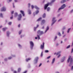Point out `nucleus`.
Instances as JSON below:
<instances>
[{
    "label": "nucleus",
    "instance_id": "f257e3e1",
    "mask_svg": "<svg viewBox=\"0 0 73 73\" xmlns=\"http://www.w3.org/2000/svg\"><path fill=\"white\" fill-rule=\"evenodd\" d=\"M71 56H69L67 60V62L68 63H69V61H70V63L69 65V66H71L72 64H73V58H71Z\"/></svg>",
    "mask_w": 73,
    "mask_h": 73
},
{
    "label": "nucleus",
    "instance_id": "f03ea898",
    "mask_svg": "<svg viewBox=\"0 0 73 73\" xmlns=\"http://www.w3.org/2000/svg\"><path fill=\"white\" fill-rule=\"evenodd\" d=\"M37 36L38 38V40H39L40 38V36H39L43 35V34H44V32H43V31H40V30H38L37 31Z\"/></svg>",
    "mask_w": 73,
    "mask_h": 73
},
{
    "label": "nucleus",
    "instance_id": "7ed1b4c3",
    "mask_svg": "<svg viewBox=\"0 0 73 73\" xmlns=\"http://www.w3.org/2000/svg\"><path fill=\"white\" fill-rule=\"evenodd\" d=\"M30 48L31 49H33V46H34V43H33V42L32 41H30Z\"/></svg>",
    "mask_w": 73,
    "mask_h": 73
},
{
    "label": "nucleus",
    "instance_id": "20e7f679",
    "mask_svg": "<svg viewBox=\"0 0 73 73\" xmlns=\"http://www.w3.org/2000/svg\"><path fill=\"white\" fill-rule=\"evenodd\" d=\"M66 7V5H65V4H63L62 6H61L60 8L59 9H58V11H60L61 10V9H63L65 7Z\"/></svg>",
    "mask_w": 73,
    "mask_h": 73
},
{
    "label": "nucleus",
    "instance_id": "39448f33",
    "mask_svg": "<svg viewBox=\"0 0 73 73\" xmlns=\"http://www.w3.org/2000/svg\"><path fill=\"white\" fill-rule=\"evenodd\" d=\"M56 19V18H53L52 19V21H53V22L52 23V24H51V25L52 26L53 24H54V23L56 21V20H54Z\"/></svg>",
    "mask_w": 73,
    "mask_h": 73
},
{
    "label": "nucleus",
    "instance_id": "423d86ee",
    "mask_svg": "<svg viewBox=\"0 0 73 73\" xmlns=\"http://www.w3.org/2000/svg\"><path fill=\"white\" fill-rule=\"evenodd\" d=\"M44 42H43V44H41L40 46V48L42 49H44Z\"/></svg>",
    "mask_w": 73,
    "mask_h": 73
},
{
    "label": "nucleus",
    "instance_id": "0eeeda50",
    "mask_svg": "<svg viewBox=\"0 0 73 73\" xmlns=\"http://www.w3.org/2000/svg\"><path fill=\"white\" fill-rule=\"evenodd\" d=\"M22 17V16L21 15V14H20L18 16V20H20L21 19Z\"/></svg>",
    "mask_w": 73,
    "mask_h": 73
},
{
    "label": "nucleus",
    "instance_id": "6e6552de",
    "mask_svg": "<svg viewBox=\"0 0 73 73\" xmlns=\"http://www.w3.org/2000/svg\"><path fill=\"white\" fill-rule=\"evenodd\" d=\"M1 11L2 12H3V11H6V8L5 7H3L2 8Z\"/></svg>",
    "mask_w": 73,
    "mask_h": 73
},
{
    "label": "nucleus",
    "instance_id": "1a4fd4ad",
    "mask_svg": "<svg viewBox=\"0 0 73 73\" xmlns=\"http://www.w3.org/2000/svg\"><path fill=\"white\" fill-rule=\"evenodd\" d=\"M48 6H49V3L46 4L44 6V9L45 10L47 8V7H48Z\"/></svg>",
    "mask_w": 73,
    "mask_h": 73
},
{
    "label": "nucleus",
    "instance_id": "9d476101",
    "mask_svg": "<svg viewBox=\"0 0 73 73\" xmlns=\"http://www.w3.org/2000/svg\"><path fill=\"white\" fill-rule=\"evenodd\" d=\"M20 12L23 15V16H25V14H24V12L22 10H21L20 11Z\"/></svg>",
    "mask_w": 73,
    "mask_h": 73
},
{
    "label": "nucleus",
    "instance_id": "9b49d317",
    "mask_svg": "<svg viewBox=\"0 0 73 73\" xmlns=\"http://www.w3.org/2000/svg\"><path fill=\"white\" fill-rule=\"evenodd\" d=\"M38 57H36V58H35V63H37V61H38Z\"/></svg>",
    "mask_w": 73,
    "mask_h": 73
},
{
    "label": "nucleus",
    "instance_id": "f8f14e48",
    "mask_svg": "<svg viewBox=\"0 0 73 73\" xmlns=\"http://www.w3.org/2000/svg\"><path fill=\"white\" fill-rule=\"evenodd\" d=\"M49 27L48 26H47V28L44 32V33H46L47 32V31H48L49 30Z\"/></svg>",
    "mask_w": 73,
    "mask_h": 73
},
{
    "label": "nucleus",
    "instance_id": "ddd939ff",
    "mask_svg": "<svg viewBox=\"0 0 73 73\" xmlns=\"http://www.w3.org/2000/svg\"><path fill=\"white\" fill-rule=\"evenodd\" d=\"M45 23V21L44 20H42V21L41 24L42 25L43 24H44Z\"/></svg>",
    "mask_w": 73,
    "mask_h": 73
},
{
    "label": "nucleus",
    "instance_id": "4468645a",
    "mask_svg": "<svg viewBox=\"0 0 73 73\" xmlns=\"http://www.w3.org/2000/svg\"><path fill=\"white\" fill-rule=\"evenodd\" d=\"M66 1L65 0H63L61 2V3H65Z\"/></svg>",
    "mask_w": 73,
    "mask_h": 73
},
{
    "label": "nucleus",
    "instance_id": "2eb2a0df",
    "mask_svg": "<svg viewBox=\"0 0 73 73\" xmlns=\"http://www.w3.org/2000/svg\"><path fill=\"white\" fill-rule=\"evenodd\" d=\"M62 60V62H64V61L65 60V56H64Z\"/></svg>",
    "mask_w": 73,
    "mask_h": 73
},
{
    "label": "nucleus",
    "instance_id": "dca6fc26",
    "mask_svg": "<svg viewBox=\"0 0 73 73\" xmlns=\"http://www.w3.org/2000/svg\"><path fill=\"white\" fill-rule=\"evenodd\" d=\"M18 15V14H17V13H15V17H17V15Z\"/></svg>",
    "mask_w": 73,
    "mask_h": 73
},
{
    "label": "nucleus",
    "instance_id": "f3484780",
    "mask_svg": "<svg viewBox=\"0 0 73 73\" xmlns=\"http://www.w3.org/2000/svg\"><path fill=\"white\" fill-rule=\"evenodd\" d=\"M55 61V58H54L52 60V64L54 63Z\"/></svg>",
    "mask_w": 73,
    "mask_h": 73
},
{
    "label": "nucleus",
    "instance_id": "a211bd4d",
    "mask_svg": "<svg viewBox=\"0 0 73 73\" xmlns=\"http://www.w3.org/2000/svg\"><path fill=\"white\" fill-rule=\"evenodd\" d=\"M41 19H42V18H41V17H40V18H39L38 20H37V21H40V20H41Z\"/></svg>",
    "mask_w": 73,
    "mask_h": 73
},
{
    "label": "nucleus",
    "instance_id": "6ab92c4d",
    "mask_svg": "<svg viewBox=\"0 0 73 73\" xmlns=\"http://www.w3.org/2000/svg\"><path fill=\"white\" fill-rule=\"evenodd\" d=\"M7 28L6 27L5 28H3V31H5L6 30H7Z\"/></svg>",
    "mask_w": 73,
    "mask_h": 73
},
{
    "label": "nucleus",
    "instance_id": "aec40b11",
    "mask_svg": "<svg viewBox=\"0 0 73 73\" xmlns=\"http://www.w3.org/2000/svg\"><path fill=\"white\" fill-rule=\"evenodd\" d=\"M7 36H9V34H10V33H9V31H7Z\"/></svg>",
    "mask_w": 73,
    "mask_h": 73
},
{
    "label": "nucleus",
    "instance_id": "412c9836",
    "mask_svg": "<svg viewBox=\"0 0 73 73\" xmlns=\"http://www.w3.org/2000/svg\"><path fill=\"white\" fill-rule=\"evenodd\" d=\"M60 53H61V52L59 51L58 52H57L56 54V55L57 56L59 54H60Z\"/></svg>",
    "mask_w": 73,
    "mask_h": 73
},
{
    "label": "nucleus",
    "instance_id": "4be33fe9",
    "mask_svg": "<svg viewBox=\"0 0 73 73\" xmlns=\"http://www.w3.org/2000/svg\"><path fill=\"white\" fill-rule=\"evenodd\" d=\"M21 71V68H19L18 70V72H20Z\"/></svg>",
    "mask_w": 73,
    "mask_h": 73
},
{
    "label": "nucleus",
    "instance_id": "5701e85b",
    "mask_svg": "<svg viewBox=\"0 0 73 73\" xmlns=\"http://www.w3.org/2000/svg\"><path fill=\"white\" fill-rule=\"evenodd\" d=\"M46 16V15H45V14L44 13L42 17H43V18H45V17Z\"/></svg>",
    "mask_w": 73,
    "mask_h": 73
},
{
    "label": "nucleus",
    "instance_id": "b1692460",
    "mask_svg": "<svg viewBox=\"0 0 73 73\" xmlns=\"http://www.w3.org/2000/svg\"><path fill=\"white\" fill-rule=\"evenodd\" d=\"M31 58H29L28 59H26V61H27V62H28L29 60H31Z\"/></svg>",
    "mask_w": 73,
    "mask_h": 73
},
{
    "label": "nucleus",
    "instance_id": "393cba45",
    "mask_svg": "<svg viewBox=\"0 0 73 73\" xmlns=\"http://www.w3.org/2000/svg\"><path fill=\"white\" fill-rule=\"evenodd\" d=\"M35 8L36 9H39V8L38 7H37L36 6L35 7Z\"/></svg>",
    "mask_w": 73,
    "mask_h": 73
},
{
    "label": "nucleus",
    "instance_id": "a878e982",
    "mask_svg": "<svg viewBox=\"0 0 73 73\" xmlns=\"http://www.w3.org/2000/svg\"><path fill=\"white\" fill-rule=\"evenodd\" d=\"M49 10H50V8L49 7H48L47 8V11H49Z\"/></svg>",
    "mask_w": 73,
    "mask_h": 73
},
{
    "label": "nucleus",
    "instance_id": "bb28decb",
    "mask_svg": "<svg viewBox=\"0 0 73 73\" xmlns=\"http://www.w3.org/2000/svg\"><path fill=\"white\" fill-rule=\"evenodd\" d=\"M71 29V28H69L68 29L67 31V33H69V31H70V30Z\"/></svg>",
    "mask_w": 73,
    "mask_h": 73
},
{
    "label": "nucleus",
    "instance_id": "cd10ccee",
    "mask_svg": "<svg viewBox=\"0 0 73 73\" xmlns=\"http://www.w3.org/2000/svg\"><path fill=\"white\" fill-rule=\"evenodd\" d=\"M22 32V30H21V31H19V34L20 35L21 33V32Z\"/></svg>",
    "mask_w": 73,
    "mask_h": 73
},
{
    "label": "nucleus",
    "instance_id": "c85d7f7f",
    "mask_svg": "<svg viewBox=\"0 0 73 73\" xmlns=\"http://www.w3.org/2000/svg\"><path fill=\"white\" fill-rule=\"evenodd\" d=\"M70 47V45H69L67 47H66V49H68V48H69Z\"/></svg>",
    "mask_w": 73,
    "mask_h": 73
},
{
    "label": "nucleus",
    "instance_id": "c756f323",
    "mask_svg": "<svg viewBox=\"0 0 73 73\" xmlns=\"http://www.w3.org/2000/svg\"><path fill=\"white\" fill-rule=\"evenodd\" d=\"M45 53H48V52H49V50H45Z\"/></svg>",
    "mask_w": 73,
    "mask_h": 73
},
{
    "label": "nucleus",
    "instance_id": "7c9ffc66",
    "mask_svg": "<svg viewBox=\"0 0 73 73\" xmlns=\"http://www.w3.org/2000/svg\"><path fill=\"white\" fill-rule=\"evenodd\" d=\"M29 15L31 14V11L30 10L29 11Z\"/></svg>",
    "mask_w": 73,
    "mask_h": 73
},
{
    "label": "nucleus",
    "instance_id": "2f4dec72",
    "mask_svg": "<svg viewBox=\"0 0 73 73\" xmlns=\"http://www.w3.org/2000/svg\"><path fill=\"white\" fill-rule=\"evenodd\" d=\"M30 6H31V4H30V3H28V7L29 8L30 7Z\"/></svg>",
    "mask_w": 73,
    "mask_h": 73
},
{
    "label": "nucleus",
    "instance_id": "473e14b6",
    "mask_svg": "<svg viewBox=\"0 0 73 73\" xmlns=\"http://www.w3.org/2000/svg\"><path fill=\"white\" fill-rule=\"evenodd\" d=\"M0 17H3V14H2V13H1L0 14Z\"/></svg>",
    "mask_w": 73,
    "mask_h": 73
},
{
    "label": "nucleus",
    "instance_id": "72a5a7b5",
    "mask_svg": "<svg viewBox=\"0 0 73 73\" xmlns=\"http://www.w3.org/2000/svg\"><path fill=\"white\" fill-rule=\"evenodd\" d=\"M58 35H59V36H61V35L60 33H58Z\"/></svg>",
    "mask_w": 73,
    "mask_h": 73
},
{
    "label": "nucleus",
    "instance_id": "f704fd0d",
    "mask_svg": "<svg viewBox=\"0 0 73 73\" xmlns=\"http://www.w3.org/2000/svg\"><path fill=\"white\" fill-rule=\"evenodd\" d=\"M36 28H37L36 27H34V31H36Z\"/></svg>",
    "mask_w": 73,
    "mask_h": 73
},
{
    "label": "nucleus",
    "instance_id": "c9c22d12",
    "mask_svg": "<svg viewBox=\"0 0 73 73\" xmlns=\"http://www.w3.org/2000/svg\"><path fill=\"white\" fill-rule=\"evenodd\" d=\"M43 55L42 54V52L40 55L41 57H42Z\"/></svg>",
    "mask_w": 73,
    "mask_h": 73
},
{
    "label": "nucleus",
    "instance_id": "e433bc0d",
    "mask_svg": "<svg viewBox=\"0 0 73 73\" xmlns=\"http://www.w3.org/2000/svg\"><path fill=\"white\" fill-rule=\"evenodd\" d=\"M11 24H12V22H10L9 23V25H11Z\"/></svg>",
    "mask_w": 73,
    "mask_h": 73
},
{
    "label": "nucleus",
    "instance_id": "4c0bfd02",
    "mask_svg": "<svg viewBox=\"0 0 73 73\" xmlns=\"http://www.w3.org/2000/svg\"><path fill=\"white\" fill-rule=\"evenodd\" d=\"M39 12V11H36V14H37V13H38Z\"/></svg>",
    "mask_w": 73,
    "mask_h": 73
},
{
    "label": "nucleus",
    "instance_id": "58836bf2",
    "mask_svg": "<svg viewBox=\"0 0 73 73\" xmlns=\"http://www.w3.org/2000/svg\"><path fill=\"white\" fill-rule=\"evenodd\" d=\"M12 58V57H9L8 58V59H9V60H10V59H11Z\"/></svg>",
    "mask_w": 73,
    "mask_h": 73
},
{
    "label": "nucleus",
    "instance_id": "ea45409f",
    "mask_svg": "<svg viewBox=\"0 0 73 73\" xmlns=\"http://www.w3.org/2000/svg\"><path fill=\"white\" fill-rule=\"evenodd\" d=\"M31 8H32V9H33V8H34V6L33 5H32Z\"/></svg>",
    "mask_w": 73,
    "mask_h": 73
},
{
    "label": "nucleus",
    "instance_id": "a19ab883",
    "mask_svg": "<svg viewBox=\"0 0 73 73\" xmlns=\"http://www.w3.org/2000/svg\"><path fill=\"white\" fill-rule=\"evenodd\" d=\"M60 56H61V55L60 54L59 55H58V56L57 58H59V57Z\"/></svg>",
    "mask_w": 73,
    "mask_h": 73
},
{
    "label": "nucleus",
    "instance_id": "79ce46f5",
    "mask_svg": "<svg viewBox=\"0 0 73 73\" xmlns=\"http://www.w3.org/2000/svg\"><path fill=\"white\" fill-rule=\"evenodd\" d=\"M71 70H72L73 69V66H72L71 69Z\"/></svg>",
    "mask_w": 73,
    "mask_h": 73
},
{
    "label": "nucleus",
    "instance_id": "37998d69",
    "mask_svg": "<svg viewBox=\"0 0 73 73\" xmlns=\"http://www.w3.org/2000/svg\"><path fill=\"white\" fill-rule=\"evenodd\" d=\"M50 58V56H49L48 57H47V59H49V58Z\"/></svg>",
    "mask_w": 73,
    "mask_h": 73
},
{
    "label": "nucleus",
    "instance_id": "c03bdc74",
    "mask_svg": "<svg viewBox=\"0 0 73 73\" xmlns=\"http://www.w3.org/2000/svg\"><path fill=\"white\" fill-rule=\"evenodd\" d=\"M41 65H42V64H41V63L40 64L39 66V67L41 66Z\"/></svg>",
    "mask_w": 73,
    "mask_h": 73
},
{
    "label": "nucleus",
    "instance_id": "a18cd8bd",
    "mask_svg": "<svg viewBox=\"0 0 73 73\" xmlns=\"http://www.w3.org/2000/svg\"><path fill=\"white\" fill-rule=\"evenodd\" d=\"M73 48H72V50H71V53H73Z\"/></svg>",
    "mask_w": 73,
    "mask_h": 73
},
{
    "label": "nucleus",
    "instance_id": "49530a36",
    "mask_svg": "<svg viewBox=\"0 0 73 73\" xmlns=\"http://www.w3.org/2000/svg\"><path fill=\"white\" fill-rule=\"evenodd\" d=\"M13 8H15V5H14V3H13Z\"/></svg>",
    "mask_w": 73,
    "mask_h": 73
},
{
    "label": "nucleus",
    "instance_id": "de8ad7c7",
    "mask_svg": "<svg viewBox=\"0 0 73 73\" xmlns=\"http://www.w3.org/2000/svg\"><path fill=\"white\" fill-rule=\"evenodd\" d=\"M11 13L12 14H13V13H14V11H11Z\"/></svg>",
    "mask_w": 73,
    "mask_h": 73
},
{
    "label": "nucleus",
    "instance_id": "09e8293b",
    "mask_svg": "<svg viewBox=\"0 0 73 73\" xmlns=\"http://www.w3.org/2000/svg\"><path fill=\"white\" fill-rule=\"evenodd\" d=\"M38 27H39V25H37L36 26V28H38Z\"/></svg>",
    "mask_w": 73,
    "mask_h": 73
},
{
    "label": "nucleus",
    "instance_id": "8fccbe9b",
    "mask_svg": "<svg viewBox=\"0 0 73 73\" xmlns=\"http://www.w3.org/2000/svg\"><path fill=\"white\" fill-rule=\"evenodd\" d=\"M14 73H17V71H14Z\"/></svg>",
    "mask_w": 73,
    "mask_h": 73
},
{
    "label": "nucleus",
    "instance_id": "3c124183",
    "mask_svg": "<svg viewBox=\"0 0 73 73\" xmlns=\"http://www.w3.org/2000/svg\"><path fill=\"white\" fill-rule=\"evenodd\" d=\"M13 19V16H12V17H10V19Z\"/></svg>",
    "mask_w": 73,
    "mask_h": 73
},
{
    "label": "nucleus",
    "instance_id": "603ef678",
    "mask_svg": "<svg viewBox=\"0 0 73 73\" xmlns=\"http://www.w3.org/2000/svg\"><path fill=\"white\" fill-rule=\"evenodd\" d=\"M57 38V37L56 36H55V37L54 38L55 40H56V38Z\"/></svg>",
    "mask_w": 73,
    "mask_h": 73
},
{
    "label": "nucleus",
    "instance_id": "864d4df0",
    "mask_svg": "<svg viewBox=\"0 0 73 73\" xmlns=\"http://www.w3.org/2000/svg\"><path fill=\"white\" fill-rule=\"evenodd\" d=\"M62 20V19H59V20L58 21V22L60 21H61V20Z\"/></svg>",
    "mask_w": 73,
    "mask_h": 73
},
{
    "label": "nucleus",
    "instance_id": "5fc2aeb1",
    "mask_svg": "<svg viewBox=\"0 0 73 73\" xmlns=\"http://www.w3.org/2000/svg\"><path fill=\"white\" fill-rule=\"evenodd\" d=\"M18 46L19 47H21V45H20V44H18Z\"/></svg>",
    "mask_w": 73,
    "mask_h": 73
},
{
    "label": "nucleus",
    "instance_id": "6e6d98bb",
    "mask_svg": "<svg viewBox=\"0 0 73 73\" xmlns=\"http://www.w3.org/2000/svg\"><path fill=\"white\" fill-rule=\"evenodd\" d=\"M73 12V10H72L70 12H71V13H72V12Z\"/></svg>",
    "mask_w": 73,
    "mask_h": 73
},
{
    "label": "nucleus",
    "instance_id": "4d7b16f0",
    "mask_svg": "<svg viewBox=\"0 0 73 73\" xmlns=\"http://www.w3.org/2000/svg\"><path fill=\"white\" fill-rule=\"evenodd\" d=\"M18 27H20V24H19L18 26Z\"/></svg>",
    "mask_w": 73,
    "mask_h": 73
},
{
    "label": "nucleus",
    "instance_id": "13d9d810",
    "mask_svg": "<svg viewBox=\"0 0 73 73\" xmlns=\"http://www.w3.org/2000/svg\"><path fill=\"white\" fill-rule=\"evenodd\" d=\"M4 60H5V61H7V59L5 58V59Z\"/></svg>",
    "mask_w": 73,
    "mask_h": 73
},
{
    "label": "nucleus",
    "instance_id": "bf43d9fd",
    "mask_svg": "<svg viewBox=\"0 0 73 73\" xmlns=\"http://www.w3.org/2000/svg\"><path fill=\"white\" fill-rule=\"evenodd\" d=\"M55 0H53L52 1V3H53V2H54V1H55Z\"/></svg>",
    "mask_w": 73,
    "mask_h": 73
},
{
    "label": "nucleus",
    "instance_id": "052dcab7",
    "mask_svg": "<svg viewBox=\"0 0 73 73\" xmlns=\"http://www.w3.org/2000/svg\"><path fill=\"white\" fill-rule=\"evenodd\" d=\"M14 1L15 2H17V0H14Z\"/></svg>",
    "mask_w": 73,
    "mask_h": 73
},
{
    "label": "nucleus",
    "instance_id": "680f3d73",
    "mask_svg": "<svg viewBox=\"0 0 73 73\" xmlns=\"http://www.w3.org/2000/svg\"><path fill=\"white\" fill-rule=\"evenodd\" d=\"M42 29H44V26H43L42 28Z\"/></svg>",
    "mask_w": 73,
    "mask_h": 73
},
{
    "label": "nucleus",
    "instance_id": "e2e57ef3",
    "mask_svg": "<svg viewBox=\"0 0 73 73\" xmlns=\"http://www.w3.org/2000/svg\"><path fill=\"white\" fill-rule=\"evenodd\" d=\"M12 0H9V2H11V1H12Z\"/></svg>",
    "mask_w": 73,
    "mask_h": 73
},
{
    "label": "nucleus",
    "instance_id": "0e129e2a",
    "mask_svg": "<svg viewBox=\"0 0 73 73\" xmlns=\"http://www.w3.org/2000/svg\"><path fill=\"white\" fill-rule=\"evenodd\" d=\"M35 39H37V37H36L35 38Z\"/></svg>",
    "mask_w": 73,
    "mask_h": 73
},
{
    "label": "nucleus",
    "instance_id": "69168bd1",
    "mask_svg": "<svg viewBox=\"0 0 73 73\" xmlns=\"http://www.w3.org/2000/svg\"><path fill=\"white\" fill-rule=\"evenodd\" d=\"M64 31H62V34H64Z\"/></svg>",
    "mask_w": 73,
    "mask_h": 73
},
{
    "label": "nucleus",
    "instance_id": "338daca9",
    "mask_svg": "<svg viewBox=\"0 0 73 73\" xmlns=\"http://www.w3.org/2000/svg\"><path fill=\"white\" fill-rule=\"evenodd\" d=\"M58 44H56V46H58Z\"/></svg>",
    "mask_w": 73,
    "mask_h": 73
},
{
    "label": "nucleus",
    "instance_id": "774afa93",
    "mask_svg": "<svg viewBox=\"0 0 73 73\" xmlns=\"http://www.w3.org/2000/svg\"><path fill=\"white\" fill-rule=\"evenodd\" d=\"M65 29V27H64V28H63V29Z\"/></svg>",
    "mask_w": 73,
    "mask_h": 73
}]
</instances>
